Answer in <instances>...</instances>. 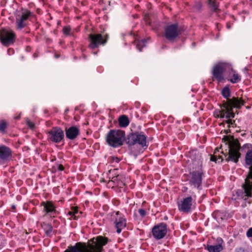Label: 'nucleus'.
Here are the masks:
<instances>
[{"instance_id": "obj_1", "label": "nucleus", "mask_w": 252, "mask_h": 252, "mask_svg": "<svg viewBox=\"0 0 252 252\" xmlns=\"http://www.w3.org/2000/svg\"><path fill=\"white\" fill-rule=\"evenodd\" d=\"M108 242V239L98 236L89 240L87 243L78 242L74 246H69L64 252H102L103 247Z\"/></svg>"}, {"instance_id": "obj_2", "label": "nucleus", "mask_w": 252, "mask_h": 252, "mask_svg": "<svg viewBox=\"0 0 252 252\" xmlns=\"http://www.w3.org/2000/svg\"><path fill=\"white\" fill-rule=\"evenodd\" d=\"M193 168H197V170L193 171L190 173V178L189 183L190 186L195 188L201 189L202 177L204 173L201 169L202 161L200 155L196 151H193L190 153Z\"/></svg>"}, {"instance_id": "obj_3", "label": "nucleus", "mask_w": 252, "mask_h": 252, "mask_svg": "<svg viewBox=\"0 0 252 252\" xmlns=\"http://www.w3.org/2000/svg\"><path fill=\"white\" fill-rule=\"evenodd\" d=\"M222 95L226 99V101L224 103L225 107H226L227 110L226 112H219L221 117H226L227 118H234V113L232 111L233 108H239L241 106L244 105L243 101L238 98L233 97L229 98L230 95V91L228 86H225L221 91Z\"/></svg>"}, {"instance_id": "obj_4", "label": "nucleus", "mask_w": 252, "mask_h": 252, "mask_svg": "<svg viewBox=\"0 0 252 252\" xmlns=\"http://www.w3.org/2000/svg\"><path fill=\"white\" fill-rule=\"evenodd\" d=\"M231 69V64L229 63L220 62L216 63L212 71V80L218 83L225 81L224 75L227 74L228 70Z\"/></svg>"}, {"instance_id": "obj_5", "label": "nucleus", "mask_w": 252, "mask_h": 252, "mask_svg": "<svg viewBox=\"0 0 252 252\" xmlns=\"http://www.w3.org/2000/svg\"><path fill=\"white\" fill-rule=\"evenodd\" d=\"M245 163L250 166L249 171L243 185L245 195L248 197L252 196V150H249L245 156Z\"/></svg>"}, {"instance_id": "obj_6", "label": "nucleus", "mask_w": 252, "mask_h": 252, "mask_svg": "<svg viewBox=\"0 0 252 252\" xmlns=\"http://www.w3.org/2000/svg\"><path fill=\"white\" fill-rule=\"evenodd\" d=\"M125 139V133L121 130H110L106 136L108 144L114 148L122 145Z\"/></svg>"}, {"instance_id": "obj_7", "label": "nucleus", "mask_w": 252, "mask_h": 252, "mask_svg": "<svg viewBox=\"0 0 252 252\" xmlns=\"http://www.w3.org/2000/svg\"><path fill=\"white\" fill-rule=\"evenodd\" d=\"M147 138L143 132H136L130 134L127 137V143L129 145L138 144L141 147L147 148Z\"/></svg>"}, {"instance_id": "obj_8", "label": "nucleus", "mask_w": 252, "mask_h": 252, "mask_svg": "<svg viewBox=\"0 0 252 252\" xmlns=\"http://www.w3.org/2000/svg\"><path fill=\"white\" fill-rule=\"evenodd\" d=\"M240 149V146L239 143L236 142L230 143L228 154L226 156V161L237 163L241 156Z\"/></svg>"}, {"instance_id": "obj_9", "label": "nucleus", "mask_w": 252, "mask_h": 252, "mask_svg": "<svg viewBox=\"0 0 252 252\" xmlns=\"http://www.w3.org/2000/svg\"><path fill=\"white\" fill-rule=\"evenodd\" d=\"M112 217L114 226L116 228V232L120 234L126 226V220L124 215L119 211L114 212Z\"/></svg>"}, {"instance_id": "obj_10", "label": "nucleus", "mask_w": 252, "mask_h": 252, "mask_svg": "<svg viewBox=\"0 0 252 252\" xmlns=\"http://www.w3.org/2000/svg\"><path fill=\"white\" fill-rule=\"evenodd\" d=\"M16 34L10 29H3L0 32V39L2 44L8 46L15 41Z\"/></svg>"}, {"instance_id": "obj_11", "label": "nucleus", "mask_w": 252, "mask_h": 252, "mask_svg": "<svg viewBox=\"0 0 252 252\" xmlns=\"http://www.w3.org/2000/svg\"><path fill=\"white\" fill-rule=\"evenodd\" d=\"M180 34L177 24H173L167 26L164 29V36L169 41H173Z\"/></svg>"}, {"instance_id": "obj_12", "label": "nucleus", "mask_w": 252, "mask_h": 252, "mask_svg": "<svg viewBox=\"0 0 252 252\" xmlns=\"http://www.w3.org/2000/svg\"><path fill=\"white\" fill-rule=\"evenodd\" d=\"M32 16V12L28 10L23 11L21 14L16 17L15 25L17 30H22L26 27L27 20Z\"/></svg>"}, {"instance_id": "obj_13", "label": "nucleus", "mask_w": 252, "mask_h": 252, "mask_svg": "<svg viewBox=\"0 0 252 252\" xmlns=\"http://www.w3.org/2000/svg\"><path fill=\"white\" fill-rule=\"evenodd\" d=\"M167 225L161 222L154 226L152 228V234L154 237L157 240L162 239L165 237L167 233Z\"/></svg>"}, {"instance_id": "obj_14", "label": "nucleus", "mask_w": 252, "mask_h": 252, "mask_svg": "<svg viewBox=\"0 0 252 252\" xmlns=\"http://www.w3.org/2000/svg\"><path fill=\"white\" fill-rule=\"evenodd\" d=\"M63 137V131L59 127H54L49 132V138L55 143H60Z\"/></svg>"}, {"instance_id": "obj_15", "label": "nucleus", "mask_w": 252, "mask_h": 252, "mask_svg": "<svg viewBox=\"0 0 252 252\" xmlns=\"http://www.w3.org/2000/svg\"><path fill=\"white\" fill-rule=\"evenodd\" d=\"M89 37L91 40V42L89 44V48L92 49H94L97 48L99 45L105 44L107 41V35H106V39H104L100 34H91L89 35Z\"/></svg>"}, {"instance_id": "obj_16", "label": "nucleus", "mask_w": 252, "mask_h": 252, "mask_svg": "<svg viewBox=\"0 0 252 252\" xmlns=\"http://www.w3.org/2000/svg\"><path fill=\"white\" fill-rule=\"evenodd\" d=\"M192 202L191 196H188L181 200L178 202L179 210L184 213L189 212L191 208Z\"/></svg>"}, {"instance_id": "obj_17", "label": "nucleus", "mask_w": 252, "mask_h": 252, "mask_svg": "<svg viewBox=\"0 0 252 252\" xmlns=\"http://www.w3.org/2000/svg\"><path fill=\"white\" fill-rule=\"evenodd\" d=\"M41 206L43 207V211L45 212L46 214L50 216L51 217H54L57 213L56 206L54 203L51 201L42 202Z\"/></svg>"}, {"instance_id": "obj_18", "label": "nucleus", "mask_w": 252, "mask_h": 252, "mask_svg": "<svg viewBox=\"0 0 252 252\" xmlns=\"http://www.w3.org/2000/svg\"><path fill=\"white\" fill-rule=\"evenodd\" d=\"M12 158V151L11 149L6 146H0V160L6 162Z\"/></svg>"}, {"instance_id": "obj_19", "label": "nucleus", "mask_w": 252, "mask_h": 252, "mask_svg": "<svg viewBox=\"0 0 252 252\" xmlns=\"http://www.w3.org/2000/svg\"><path fill=\"white\" fill-rule=\"evenodd\" d=\"M227 79L233 84H235L241 81V76L234 70L231 64V69L228 70L227 73Z\"/></svg>"}, {"instance_id": "obj_20", "label": "nucleus", "mask_w": 252, "mask_h": 252, "mask_svg": "<svg viewBox=\"0 0 252 252\" xmlns=\"http://www.w3.org/2000/svg\"><path fill=\"white\" fill-rule=\"evenodd\" d=\"M79 134V129L76 126H72L65 129L66 138L70 140L75 139Z\"/></svg>"}, {"instance_id": "obj_21", "label": "nucleus", "mask_w": 252, "mask_h": 252, "mask_svg": "<svg viewBox=\"0 0 252 252\" xmlns=\"http://www.w3.org/2000/svg\"><path fill=\"white\" fill-rule=\"evenodd\" d=\"M42 227L47 236H51L52 234L53 229L51 224L46 222H43L42 224Z\"/></svg>"}, {"instance_id": "obj_22", "label": "nucleus", "mask_w": 252, "mask_h": 252, "mask_svg": "<svg viewBox=\"0 0 252 252\" xmlns=\"http://www.w3.org/2000/svg\"><path fill=\"white\" fill-rule=\"evenodd\" d=\"M119 123L121 127H125L129 125V121L126 116L123 115L120 117L119 119Z\"/></svg>"}, {"instance_id": "obj_23", "label": "nucleus", "mask_w": 252, "mask_h": 252, "mask_svg": "<svg viewBox=\"0 0 252 252\" xmlns=\"http://www.w3.org/2000/svg\"><path fill=\"white\" fill-rule=\"evenodd\" d=\"M222 247L220 244L216 245H208L207 246V250L209 252H220L222 250Z\"/></svg>"}, {"instance_id": "obj_24", "label": "nucleus", "mask_w": 252, "mask_h": 252, "mask_svg": "<svg viewBox=\"0 0 252 252\" xmlns=\"http://www.w3.org/2000/svg\"><path fill=\"white\" fill-rule=\"evenodd\" d=\"M78 213V210L77 208L73 207L71 208L70 211L68 212L67 215L69 216L70 219L73 218L74 219H77L78 218L77 214Z\"/></svg>"}, {"instance_id": "obj_25", "label": "nucleus", "mask_w": 252, "mask_h": 252, "mask_svg": "<svg viewBox=\"0 0 252 252\" xmlns=\"http://www.w3.org/2000/svg\"><path fill=\"white\" fill-rule=\"evenodd\" d=\"M146 39H143L141 40H135L134 42V44L136 45V48L139 51H141L142 48L146 46Z\"/></svg>"}, {"instance_id": "obj_26", "label": "nucleus", "mask_w": 252, "mask_h": 252, "mask_svg": "<svg viewBox=\"0 0 252 252\" xmlns=\"http://www.w3.org/2000/svg\"><path fill=\"white\" fill-rule=\"evenodd\" d=\"M226 107H225L224 105H223V109H222L221 110H218V111H216L215 112V113H214V115L216 117H220V118H226L227 119H230L231 118H227L226 117H221V115H220V114L219 113V112H222V111H225L226 112V111L227 110V109H226Z\"/></svg>"}, {"instance_id": "obj_27", "label": "nucleus", "mask_w": 252, "mask_h": 252, "mask_svg": "<svg viewBox=\"0 0 252 252\" xmlns=\"http://www.w3.org/2000/svg\"><path fill=\"white\" fill-rule=\"evenodd\" d=\"M71 29L70 26H65L63 29V32L64 34L66 35H71Z\"/></svg>"}, {"instance_id": "obj_28", "label": "nucleus", "mask_w": 252, "mask_h": 252, "mask_svg": "<svg viewBox=\"0 0 252 252\" xmlns=\"http://www.w3.org/2000/svg\"><path fill=\"white\" fill-rule=\"evenodd\" d=\"M7 127V124L5 121H0V132H4Z\"/></svg>"}, {"instance_id": "obj_29", "label": "nucleus", "mask_w": 252, "mask_h": 252, "mask_svg": "<svg viewBox=\"0 0 252 252\" xmlns=\"http://www.w3.org/2000/svg\"><path fill=\"white\" fill-rule=\"evenodd\" d=\"M209 4L212 7L214 11L216 10L218 8V5L212 0H209Z\"/></svg>"}, {"instance_id": "obj_30", "label": "nucleus", "mask_w": 252, "mask_h": 252, "mask_svg": "<svg viewBox=\"0 0 252 252\" xmlns=\"http://www.w3.org/2000/svg\"><path fill=\"white\" fill-rule=\"evenodd\" d=\"M26 124L31 129H33L34 127V124L33 122H31L28 119L26 120Z\"/></svg>"}, {"instance_id": "obj_31", "label": "nucleus", "mask_w": 252, "mask_h": 252, "mask_svg": "<svg viewBox=\"0 0 252 252\" xmlns=\"http://www.w3.org/2000/svg\"><path fill=\"white\" fill-rule=\"evenodd\" d=\"M138 212H139V214H140V215L142 217H144L146 215V211L143 209H139Z\"/></svg>"}, {"instance_id": "obj_32", "label": "nucleus", "mask_w": 252, "mask_h": 252, "mask_svg": "<svg viewBox=\"0 0 252 252\" xmlns=\"http://www.w3.org/2000/svg\"><path fill=\"white\" fill-rule=\"evenodd\" d=\"M246 235L248 237H252V227L248 230Z\"/></svg>"}, {"instance_id": "obj_33", "label": "nucleus", "mask_w": 252, "mask_h": 252, "mask_svg": "<svg viewBox=\"0 0 252 252\" xmlns=\"http://www.w3.org/2000/svg\"><path fill=\"white\" fill-rule=\"evenodd\" d=\"M218 159H217L216 156H211V160L212 161H214L215 162H217Z\"/></svg>"}, {"instance_id": "obj_34", "label": "nucleus", "mask_w": 252, "mask_h": 252, "mask_svg": "<svg viewBox=\"0 0 252 252\" xmlns=\"http://www.w3.org/2000/svg\"><path fill=\"white\" fill-rule=\"evenodd\" d=\"M63 169H64V167L62 165L60 164L57 166V169L59 171H63Z\"/></svg>"}, {"instance_id": "obj_35", "label": "nucleus", "mask_w": 252, "mask_h": 252, "mask_svg": "<svg viewBox=\"0 0 252 252\" xmlns=\"http://www.w3.org/2000/svg\"><path fill=\"white\" fill-rule=\"evenodd\" d=\"M13 50L12 49H8V50H7V53H8L9 55H11V54H13Z\"/></svg>"}, {"instance_id": "obj_36", "label": "nucleus", "mask_w": 252, "mask_h": 252, "mask_svg": "<svg viewBox=\"0 0 252 252\" xmlns=\"http://www.w3.org/2000/svg\"><path fill=\"white\" fill-rule=\"evenodd\" d=\"M236 252H244V251L242 249H239Z\"/></svg>"}, {"instance_id": "obj_37", "label": "nucleus", "mask_w": 252, "mask_h": 252, "mask_svg": "<svg viewBox=\"0 0 252 252\" xmlns=\"http://www.w3.org/2000/svg\"><path fill=\"white\" fill-rule=\"evenodd\" d=\"M121 184L123 185H124V184L122 183H121V184H118V186H119L120 187H121Z\"/></svg>"}, {"instance_id": "obj_38", "label": "nucleus", "mask_w": 252, "mask_h": 252, "mask_svg": "<svg viewBox=\"0 0 252 252\" xmlns=\"http://www.w3.org/2000/svg\"><path fill=\"white\" fill-rule=\"evenodd\" d=\"M116 162H118L119 161V159L117 158H116Z\"/></svg>"}, {"instance_id": "obj_39", "label": "nucleus", "mask_w": 252, "mask_h": 252, "mask_svg": "<svg viewBox=\"0 0 252 252\" xmlns=\"http://www.w3.org/2000/svg\"><path fill=\"white\" fill-rule=\"evenodd\" d=\"M19 118H20V116H18V117H15V119H19Z\"/></svg>"}, {"instance_id": "obj_40", "label": "nucleus", "mask_w": 252, "mask_h": 252, "mask_svg": "<svg viewBox=\"0 0 252 252\" xmlns=\"http://www.w3.org/2000/svg\"><path fill=\"white\" fill-rule=\"evenodd\" d=\"M219 159H220V162L222 161V159L221 158H219Z\"/></svg>"}, {"instance_id": "obj_41", "label": "nucleus", "mask_w": 252, "mask_h": 252, "mask_svg": "<svg viewBox=\"0 0 252 252\" xmlns=\"http://www.w3.org/2000/svg\"><path fill=\"white\" fill-rule=\"evenodd\" d=\"M192 45L194 46L195 45V43H193L192 44Z\"/></svg>"}, {"instance_id": "obj_42", "label": "nucleus", "mask_w": 252, "mask_h": 252, "mask_svg": "<svg viewBox=\"0 0 252 252\" xmlns=\"http://www.w3.org/2000/svg\"><path fill=\"white\" fill-rule=\"evenodd\" d=\"M94 54H96V52H94Z\"/></svg>"}, {"instance_id": "obj_43", "label": "nucleus", "mask_w": 252, "mask_h": 252, "mask_svg": "<svg viewBox=\"0 0 252 252\" xmlns=\"http://www.w3.org/2000/svg\"><path fill=\"white\" fill-rule=\"evenodd\" d=\"M245 70H247V68H245Z\"/></svg>"}]
</instances>
